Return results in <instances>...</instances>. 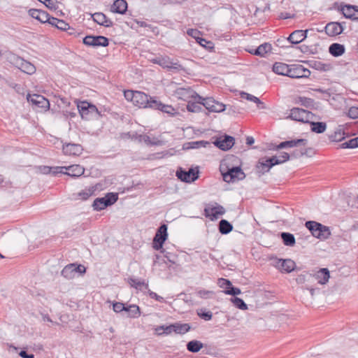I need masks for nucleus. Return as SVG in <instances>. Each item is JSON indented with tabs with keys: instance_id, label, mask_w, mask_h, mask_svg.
<instances>
[{
	"instance_id": "1",
	"label": "nucleus",
	"mask_w": 358,
	"mask_h": 358,
	"mask_svg": "<svg viewBox=\"0 0 358 358\" xmlns=\"http://www.w3.org/2000/svg\"><path fill=\"white\" fill-rule=\"evenodd\" d=\"M234 157L224 159L220 166V171L222 173L224 181L226 182H234L242 180L245 178V174L239 166H233L229 161H233Z\"/></svg>"
},
{
	"instance_id": "2",
	"label": "nucleus",
	"mask_w": 358,
	"mask_h": 358,
	"mask_svg": "<svg viewBox=\"0 0 358 358\" xmlns=\"http://www.w3.org/2000/svg\"><path fill=\"white\" fill-rule=\"evenodd\" d=\"M306 227L311 232L312 235L321 240L327 239L331 232L329 228L315 221H307Z\"/></svg>"
},
{
	"instance_id": "3",
	"label": "nucleus",
	"mask_w": 358,
	"mask_h": 358,
	"mask_svg": "<svg viewBox=\"0 0 358 358\" xmlns=\"http://www.w3.org/2000/svg\"><path fill=\"white\" fill-rule=\"evenodd\" d=\"M77 108L83 119L89 120L99 115L97 108L87 101L78 103Z\"/></svg>"
},
{
	"instance_id": "4",
	"label": "nucleus",
	"mask_w": 358,
	"mask_h": 358,
	"mask_svg": "<svg viewBox=\"0 0 358 358\" xmlns=\"http://www.w3.org/2000/svg\"><path fill=\"white\" fill-rule=\"evenodd\" d=\"M198 99L201 100L200 103H202L208 110L213 113H220L224 110L225 105L222 103L215 101L212 97L203 98L199 95Z\"/></svg>"
},
{
	"instance_id": "5",
	"label": "nucleus",
	"mask_w": 358,
	"mask_h": 358,
	"mask_svg": "<svg viewBox=\"0 0 358 358\" xmlns=\"http://www.w3.org/2000/svg\"><path fill=\"white\" fill-rule=\"evenodd\" d=\"M198 99L201 100L200 103H202L208 110L213 113H220L224 110L225 105L222 103L215 101L212 97L203 98L199 95Z\"/></svg>"
},
{
	"instance_id": "6",
	"label": "nucleus",
	"mask_w": 358,
	"mask_h": 358,
	"mask_svg": "<svg viewBox=\"0 0 358 358\" xmlns=\"http://www.w3.org/2000/svg\"><path fill=\"white\" fill-rule=\"evenodd\" d=\"M168 237L167 226L166 224H162L157 229L155 236L153 238L152 247L155 250H159L162 248L163 244L166 241Z\"/></svg>"
},
{
	"instance_id": "7",
	"label": "nucleus",
	"mask_w": 358,
	"mask_h": 358,
	"mask_svg": "<svg viewBox=\"0 0 358 358\" xmlns=\"http://www.w3.org/2000/svg\"><path fill=\"white\" fill-rule=\"evenodd\" d=\"M134 104L139 108H151V104L155 98L151 97L144 92L136 91Z\"/></svg>"
},
{
	"instance_id": "8",
	"label": "nucleus",
	"mask_w": 358,
	"mask_h": 358,
	"mask_svg": "<svg viewBox=\"0 0 358 358\" xmlns=\"http://www.w3.org/2000/svg\"><path fill=\"white\" fill-rule=\"evenodd\" d=\"M83 42L85 45L92 47H107L109 44L108 39L103 36H86Z\"/></svg>"
},
{
	"instance_id": "9",
	"label": "nucleus",
	"mask_w": 358,
	"mask_h": 358,
	"mask_svg": "<svg viewBox=\"0 0 358 358\" xmlns=\"http://www.w3.org/2000/svg\"><path fill=\"white\" fill-rule=\"evenodd\" d=\"M310 71L301 64H291L289 69L288 77L292 78H308Z\"/></svg>"
},
{
	"instance_id": "10",
	"label": "nucleus",
	"mask_w": 358,
	"mask_h": 358,
	"mask_svg": "<svg viewBox=\"0 0 358 358\" xmlns=\"http://www.w3.org/2000/svg\"><path fill=\"white\" fill-rule=\"evenodd\" d=\"M234 143V138L227 134L217 137L213 142L216 147L224 151L231 149Z\"/></svg>"
},
{
	"instance_id": "11",
	"label": "nucleus",
	"mask_w": 358,
	"mask_h": 358,
	"mask_svg": "<svg viewBox=\"0 0 358 358\" xmlns=\"http://www.w3.org/2000/svg\"><path fill=\"white\" fill-rule=\"evenodd\" d=\"M198 174L199 171H195L194 169H189L188 171H185L182 168H179L176 171V176L178 179L185 182H194L198 178Z\"/></svg>"
},
{
	"instance_id": "12",
	"label": "nucleus",
	"mask_w": 358,
	"mask_h": 358,
	"mask_svg": "<svg viewBox=\"0 0 358 358\" xmlns=\"http://www.w3.org/2000/svg\"><path fill=\"white\" fill-rule=\"evenodd\" d=\"M312 113L306 110L299 108H293L290 110L289 117L298 122H309V119Z\"/></svg>"
},
{
	"instance_id": "13",
	"label": "nucleus",
	"mask_w": 358,
	"mask_h": 358,
	"mask_svg": "<svg viewBox=\"0 0 358 358\" xmlns=\"http://www.w3.org/2000/svg\"><path fill=\"white\" fill-rule=\"evenodd\" d=\"M159 65L164 69L174 71H178L182 69V65H180L178 62L173 61L168 56H160Z\"/></svg>"
},
{
	"instance_id": "14",
	"label": "nucleus",
	"mask_w": 358,
	"mask_h": 358,
	"mask_svg": "<svg viewBox=\"0 0 358 358\" xmlns=\"http://www.w3.org/2000/svg\"><path fill=\"white\" fill-rule=\"evenodd\" d=\"M14 59L16 66L22 72L29 75H31L35 73L36 67L29 62L26 61L20 57H16Z\"/></svg>"
},
{
	"instance_id": "15",
	"label": "nucleus",
	"mask_w": 358,
	"mask_h": 358,
	"mask_svg": "<svg viewBox=\"0 0 358 358\" xmlns=\"http://www.w3.org/2000/svg\"><path fill=\"white\" fill-rule=\"evenodd\" d=\"M27 99L29 102H31L38 108H41L45 110L50 108L49 101L42 95L36 94L32 95L28 94Z\"/></svg>"
},
{
	"instance_id": "16",
	"label": "nucleus",
	"mask_w": 358,
	"mask_h": 358,
	"mask_svg": "<svg viewBox=\"0 0 358 358\" xmlns=\"http://www.w3.org/2000/svg\"><path fill=\"white\" fill-rule=\"evenodd\" d=\"M330 278V274L328 268H323L319 269L314 274H312V282L317 280V283L320 285H325L328 282Z\"/></svg>"
},
{
	"instance_id": "17",
	"label": "nucleus",
	"mask_w": 358,
	"mask_h": 358,
	"mask_svg": "<svg viewBox=\"0 0 358 358\" xmlns=\"http://www.w3.org/2000/svg\"><path fill=\"white\" fill-rule=\"evenodd\" d=\"M343 29V24L337 22H329L325 27V32L330 36H335L341 34Z\"/></svg>"
},
{
	"instance_id": "18",
	"label": "nucleus",
	"mask_w": 358,
	"mask_h": 358,
	"mask_svg": "<svg viewBox=\"0 0 358 358\" xmlns=\"http://www.w3.org/2000/svg\"><path fill=\"white\" fill-rule=\"evenodd\" d=\"M308 141L304 138L294 139L290 141H285L281 142L279 145L275 147V150L283 149L287 148H294L299 146H306Z\"/></svg>"
},
{
	"instance_id": "19",
	"label": "nucleus",
	"mask_w": 358,
	"mask_h": 358,
	"mask_svg": "<svg viewBox=\"0 0 358 358\" xmlns=\"http://www.w3.org/2000/svg\"><path fill=\"white\" fill-rule=\"evenodd\" d=\"M176 94L178 98L183 100H187L189 98L196 99L199 97V94L195 91L192 90L190 87H179L176 90Z\"/></svg>"
},
{
	"instance_id": "20",
	"label": "nucleus",
	"mask_w": 358,
	"mask_h": 358,
	"mask_svg": "<svg viewBox=\"0 0 358 358\" xmlns=\"http://www.w3.org/2000/svg\"><path fill=\"white\" fill-rule=\"evenodd\" d=\"M308 30H295L287 38L292 44H299L307 37Z\"/></svg>"
},
{
	"instance_id": "21",
	"label": "nucleus",
	"mask_w": 358,
	"mask_h": 358,
	"mask_svg": "<svg viewBox=\"0 0 358 358\" xmlns=\"http://www.w3.org/2000/svg\"><path fill=\"white\" fill-rule=\"evenodd\" d=\"M341 10L346 18L358 20V6L345 5L342 7Z\"/></svg>"
},
{
	"instance_id": "22",
	"label": "nucleus",
	"mask_w": 358,
	"mask_h": 358,
	"mask_svg": "<svg viewBox=\"0 0 358 358\" xmlns=\"http://www.w3.org/2000/svg\"><path fill=\"white\" fill-rule=\"evenodd\" d=\"M259 166H258V169H262V171L263 173L268 172L269 169L275 165L280 164V162H278L276 156H273L272 157H269L266 159L265 160H262L259 162Z\"/></svg>"
},
{
	"instance_id": "23",
	"label": "nucleus",
	"mask_w": 358,
	"mask_h": 358,
	"mask_svg": "<svg viewBox=\"0 0 358 358\" xmlns=\"http://www.w3.org/2000/svg\"><path fill=\"white\" fill-rule=\"evenodd\" d=\"M92 17L95 22L106 27H110L113 24L112 20L103 13H95Z\"/></svg>"
},
{
	"instance_id": "24",
	"label": "nucleus",
	"mask_w": 358,
	"mask_h": 358,
	"mask_svg": "<svg viewBox=\"0 0 358 358\" xmlns=\"http://www.w3.org/2000/svg\"><path fill=\"white\" fill-rule=\"evenodd\" d=\"M151 108L155 110H159L164 113L173 115L176 113L175 108L170 106L162 103L160 101L155 99V101L151 102Z\"/></svg>"
},
{
	"instance_id": "25",
	"label": "nucleus",
	"mask_w": 358,
	"mask_h": 358,
	"mask_svg": "<svg viewBox=\"0 0 358 358\" xmlns=\"http://www.w3.org/2000/svg\"><path fill=\"white\" fill-rule=\"evenodd\" d=\"M65 170L67 171L64 174H66L73 178H78L84 174L85 169L78 164H73L69 166H65Z\"/></svg>"
},
{
	"instance_id": "26",
	"label": "nucleus",
	"mask_w": 358,
	"mask_h": 358,
	"mask_svg": "<svg viewBox=\"0 0 358 358\" xmlns=\"http://www.w3.org/2000/svg\"><path fill=\"white\" fill-rule=\"evenodd\" d=\"M224 212V208L222 206L205 208L206 216L210 217L211 220H217L219 215H223Z\"/></svg>"
},
{
	"instance_id": "27",
	"label": "nucleus",
	"mask_w": 358,
	"mask_h": 358,
	"mask_svg": "<svg viewBox=\"0 0 358 358\" xmlns=\"http://www.w3.org/2000/svg\"><path fill=\"white\" fill-rule=\"evenodd\" d=\"M29 14L42 23H46L49 20V14L44 10L32 8L29 10Z\"/></svg>"
},
{
	"instance_id": "28",
	"label": "nucleus",
	"mask_w": 358,
	"mask_h": 358,
	"mask_svg": "<svg viewBox=\"0 0 358 358\" xmlns=\"http://www.w3.org/2000/svg\"><path fill=\"white\" fill-rule=\"evenodd\" d=\"M62 150L67 155H79L82 152V148L78 144L68 143L63 146Z\"/></svg>"
},
{
	"instance_id": "29",
	"label": "nucleus",
	"mask_w": 358,
	"mask_h": 358,
	"mask_svg": "<svg viewBox=\"0 0 358 358\" xmlns=\"http://www.w3.org/2000/svg\"><path fill=\"white\" fill-rule=\"evenodd\" d=\"M278 266L286 273H290L294 270L296 264L290 259H279L278 262Z\"/></svg>"
},
{
	"instance_id": "30",
	"label": "nucleus",
	"mask_w": 358,
	"mask_h": 358,
	"mask_svg": "<svg viewBox=\"0 0 358 358\" xmlns=\"http://www.w3.org/2000/svg\"><path fill=\"white\" fill-rule=\"evenodd\" d=\"M127 10V3L125 0H115L111 6L113 13L124 14Z\"/></svg>"
},
{
	"instance_id": "31",
	"label": "nucleus",
	"mask_w": 358,
	"mask_h": 358,
	"mask_svg": "<svg viewBox=\"0 0 358 358\" xmlns=\"http://www.w3.org/2000/svg\"><path fill=\"white\" fill-rule=\"evenodd\" d=\"M289 66L282 62H275L273 65V71L278 75L288 76Z\"/></svg>"
},
{
	"instance_id": "32",
	"label": "nucleus",
	"mask_w": 358,
	"mask_h": 358,
	"mask_svg": "<svg viewBox=\"0 0 358 358\" xmlns=\"http://www.w3.org/2000/svg\"><path fill=\"white\" fill-rule=\"evenodd\" d=\"M271 44L268 43H264L255 48L254 52H250V53L260 57H265L266 53L271 51Z\"/></svg>"
},
{
	"instance_id": "33",
	"label": "nucleus",
	"mask_w": 358,
	"mask_h": 358,
	"mask_svg": "<svg viewBox=\"0 0 358 358\" xmlns=\"http://www.w3.org/2000/svg\"><path fill=\"white\" fill-rule=\"evenodd\" d=\"M241 97L248 101L255 103L258 108L259 109H265L266 108L265 104L258 97L252 94L243 92L241 93Z\"/></svg>"
},
{
	"instance_id": "34",
	"label": "nucleus",
	"mask_w": 358,
	"mask_h": 358,
	"mask_svg": "<svg viewBox=\"0 0 358 358\" xmlns=\"http://www.w3.org/2000/svg\"><path fill=\"white\" fill-rule=\"evenodd\" d=\"M329 52L334 57H339L345 52V47L343 45L334 43L329 46Z\"/></svg>"
},
{
	"instance_id": "35",
	"label": "nucleus",
	"mask_w": 358,
	"mask_h": 358,
	"mask_svg": "<svg viewBox=\"0 0 358 358\" xmlns=\"http://www.w3.org/2000/svg\"><path fill=\"white\" fill-rule=\"evenodd\" d=\"M61 274L63 277L66 279L71 280L76 276L75 272L74 264H70L66 265L62 271Z\"/></svg>"
},
{
	"instance_id": "36",
	"label": "nucleus",
	"mask_w": 358,
	"mask_h": 358,
	"mask_svg": "<svg viewBox=\"0 0 358 358\" xmlns=\"http://www.w3.org/2000/svg\"><path fill=\"white\" fill-rule=\"evenodd\" d=\"M186 347L189 352L196 353L203 348V344L199 341L192 340L187 343Z\"/></svg>"
},
{
	"instance_id": "37",
	"label": "nucleus",
	"mask_w": 358,
	"mask_h": 358,
	"mask_svg": "<svg viewBox=\"0 0 358 358\" xmlns=\"http://www.w3.org/2000/svg\"><path fill=\"white\" fill-rule=\"evenodd\" d=\"M173 332H175L176 334H184L188 332L191 328L189 324L187 323L182 324V323H179V322H176V323L173 324Z\"/></svg>"
},
{
	"instance_id": "38",
	"label": "nucleus",
	"mask_w": 358,
	"mask_h": 358,
	"mask_svg": "<svg viewBox=\"0 0 358 358\" xmlns=\"http://www.w3.org/2000/svg\"><path fill=\"white\" fill-rule=\"evenodd\" d=\"M310 124L311 131L317 134H322L327 129V124L323 122H310Z\"/></svg>"
},
{
	"instance_id": "39",
	"label": "nucleus",
	"mask_w": 358,
	"mask_h": 358,
	"mask_svg": "<svg viewBox=\"0 0 358 358\" xmlns=\"http://www.w3.org/2000/svg\"><path fill=\"white\" fill-rule=\"evenodd\" d=\"M233 229L232 224L226 220H221L219 223V231L222 234H227Z\"/></svg>"
},
{
	"instance_id": "40",
	"label": "nucleus",
	"mask_w": 358,
	"mask_h": 358,
	"mask_svg": "<svg viewBox=\"0 0 358 358\" xmlns=\"http://www.w3.org/2000/svg\"><path fill=\"white\" fill-rule=\"evenodd\" d=\"M143 141L147 145H161L162 144V141L157 138H154L151 140L150 136L148 135H140L138 136V142Z\"/></svg>"
},
{
	"instance_id": "41",
	"label": "nucleus",
	"mask_w": 358,
	"mask_h": 358,
	"mask_svg": "<svg viewBox=\"0 0 358 358\" xmlns=\"http://www.w3.org/2000/svg\"><path fill=\"white\" fill-rule=\"evenodd\" d=\"M280 236L283 243L287 246H293L295 244V238L292 234L288 232H282Z\"/></svg>"
},
{
	"instance_id": "42",
	"label": "nucleus",
	"mask_w": 358,
	"mask_h": 358,
	"mask_svg": "<svg viewBox=\"0 0 358 358\" xmlns=\"http://www.w3.org/2000/svg\"><path fill=\"white\" fill-rule=\"evenodd\" d=\"M128 313V316L133 318H137L141 315L140 308L136 305H129L126 307L124 310Z\"/></svg>"
},
{
	"instance_id": "43",
	"label": "nucleus",
	"mask_w": 358,
	"mask_h": 358,
	"mask_svg": "<svg viewBox=\"0 0 358 358\" xmlns=\"http://www.w3.org/2000/svg\"><path fill=\"white\" fill-rule=\"evenodd\" d=\"M196 102H189L187 106V109L188 111L192 113H198L201 110V105L202 103H200L201 100H199V99H195Z\"/></svg>"
},
{
	"instance_id": "44",
	"label": "nucleus",
	"mask_w": 358,
	"mask_h": 358,
	"mask_svg": "<svg viewBox=\"0 0 358 358\" xmlns=\"http://www.w3.org/2000/svg\"><path fill=\"white\" fill-rule=\"evenodd\" d=\"M94 210H101L107 208L108 206L106 205V201L103 197L96 198L92 204Z\"/></svg>"
},
{
	"instance_id": "45",
	"label": "nucleus",
	"mask_w": 358,
	"mask_h": 358,
	"mask_svg": "<svg viewBox=\"0 0 358 358\" xmlns=\"http://www.w3.org/2000/svg\"><path fill=\"white\" fill-rule=\"evenodd\" d=\"M108 206L114 204L118 199V194L114 192L107 193L105 196L103 197Z\"/></svg>"
},
{
	"instance_id": "46",
	"label": "nucleus",
	"mask_w": 358,
	"mask_h": 358,
	"mask_svg": "<svg viewBox=\"0 0 358 358\" xmlns=\"http://www.w3.org/2000/svg\"><path fill=\"white\" fill-rule=\"evenodd\" d=\"M341 148H358V136L352 138L341 145Z\"/></svg>"
},
{
	"instance_id": "47",
	"label": "nucleus",
	"mask_w": 358,
	"mask_h": 358,
	"mask_svg": "<svg viewBox=\"0 0 358 358\" xmlns=\"http://www.w3.org/2000/svg\"><path fill=\"white\" fill-rule=\"evenodd\" d=\"M311 278V273L301 274L297 276V278H296V281L298 284H303L306 282H312Z\"/></svg>"
},
{
	"instance_id": "48",
	"label": "nucleus",
	"mask_w": 358,
	"mask_h": 358,
	"mask_svg": "<svg viewBox=\"0 0 358 358\" xmlns=\"http://www.w3.org/2000/svg\"><path fill=\"white\" fill-rule=\"evenodd\" d=\"M297 103H300L301 106H303L306 108L310 107L313 105L314 100L310 98H307L304 96H300L298 99Z\"/></svg>"
},
{
	"instance_id": "49",
	"label": "nucleus",
	"mask_w": 358,
	"mask_h": 358,
	"mask_svg": "<svg viewBox=\"0 0 358 358\" xmlns=\"http://www.w3.org/2000/svg\"><path fill=\"white\" fill-rule=\"evenodd\" d=\"M231 301L236 308H238L241 310H247L248 309V306L244 302V301L243 299L238 298V297H235V298L232 299Z\"/></svg>"
},
{
	"instance_id": "50",
	"label": "nucleus",
	"mask_w": 358,
	"mask_h": 358,
	"mask_svg": "<svg viewBox=\"0 0 358 358\" xmlns=\"http://www.w3.org/2000/svg\"><path fill=\"white\" fill-rule=\"evenodd\" d=\"M155 330L159 335H161L162 334V333L159 332L160 330H162L163 333L165 334H170L171 333L173 332V324L171 325H169V326L162 325V326L157 327L155 329Z\"/></svg>"
},
{
	"instance_id": "51",
	"label": "nucleus",
	"mask_w": 358,
	"mask_h": 358,
	"mask_svg": "<svg viewBox=\"0 0 358 358\" xmlns=\"http://www.w3.org/2000/svg\"><path fill=\"white\" fill-rule=\"evenodd\" d=\"M189 148L196 149L200 147H206L210 145V143L206 141H192L189 143Z\"/></svg>"
},
{
	"instance_id": "52",
	"label": "nucleus",
	"mask_w": 358,
	"mask_h": 358,
	"mask_svg": "<svg viewBox=\"0 0 358 358\" xmlns=\"http://www.w3.org/2000/svg\"><path fill=\"white\" fill-rule=\"evenodd\" d=\"M129 282L131 285L134 287L136 289H141V286H145V289L148 288V285L145 284L144 281H141L138 279L130 278Z\"/></svg>"
},
{
	"instance_id": "53",
	"label": "nucleus",
	"mask_w": 358,
	"mask_h": 358,
	"mask_svg": "<svg viewBox=\"0 0 358 358\" xmlns=\"http://www.w3.org/2000/svg\"><path fill=\"white\" fill-rule=\"evenodd\" d=\"M214 294L213 291L199 289L196 291V295L202 299H209Z\"/></svg>"
},
{
	"instance_id": "54",
	"label": "nucleus",
	"mask_w": 358,
	"mask_h": 358,
	"mask_svg": "<svg viewBox=\"0 0 358 358\" xmlns=\"http://www.w3.org/2000/svg\"><path fill=\"white\" fill-rule=\"evenodd\" d=\"M56 27L60 30L66 31V30H70L71 27L68 23H66L63 20H59V22H57V24H56ZM73 31V29H71Z\"/></svg>"
},
{
	"instance_id": "55",
	"label": "nucleus",
	"mask_w": 358,
	"mask_h": 358,
	"mask_svg": "<svg viewBox=\"0 0 358 358\" xmlns=\"http://www.w3.org/2000/svg\"><path fill=\"white\" fill-rule=\"evenodd\" d=\"M198 315L206 321H209L212 319L213 313L210 311H203L201 310L200 312L197 313Z\"/></svg>"
},
{
	"instance_id": "56",
	"label": "nucleus",
	"mask_w": 358,
	"mask_h": 358,
	"mask_svg": "<svg viewBox=\"0 0 358 358\" xmlns=\"http://www.w3.org/2000/svg\"><path fill=\"white\" fill-rule=\"evenodd\" d=\"M113 309L115 313H120L122 311H124L126 307L123 303L121 302H115L113 304Z\"/></svg>"
},
{
	"instance_id": "57",
	"label": "nucleus",
	"mask_w": 358,
	"mask_h": 358,
	"mask_svg": "<svg viewBox=\"0 0 358 358\" xmlns=\"http://www.w3.org/2000/svg\"><path fill=\"white\" fill-rule=\"evenodd\" d=\"M135 95H136V91L128 90H125L124 92V96L125 99L127 101H131L132 103H134Z\"/></svg>"
},
{
	"instance_id": "58",
	"label": "nucleus",
	"mask_w": 358,
	"mask_h": 358,
	"mask_svg": "<svg viewBox=\"0 0 358 358\" xmlns=\"http://www.w3.org/2000/svg\"><path fill=\"white\" fill-rule=\"evenodd\" d=\"M176 260V256L171 255L169 252H166V254L164 255L163 259H162V261L165 264H166L167 261L171 264H175Z\"/></svg>"
},
{
	"instance_id": "59",
	"label": "nucleus",
	"mask_w": 358,
	"mask_h": 358,
	"mask_svg": "<svg viewBox=\"0 0 358 358\" xmlns=\"http://www.w3.org/2000/svg\"><path fill=\"white\" fill-rule=\"evenodd\" d=\"M348 115L352 119L358 118V108L355 106L350 107L348 110Z\"/></svg>"
},
{
	"instance_id": "60",
	"label": "nucleus",
	"mask_w": 358,
	"mask_h": 358,
	"mask_svg": "<svg viewBox=\"0 0 358 358\" xmlns=\"http://www.w3.org/2000/svg\"><path fill=\"white\" fill-rule=\"evenodd\" d=\"M225 293L231 296H236L241 294V289L238 287H234L232 285L225 291Z\"/></svg>"
},
{
	"instance_id": "61",
	"label": "nucleus",
	"mask_w": 358,
	"mask_h": 358,
	"mask_svg": "<svg viewBox=\"0 0 358 358\" xmlns=\"http://www.w3.org/2000/svg\"><path fill=\"white\" fill-rule=\"evenodd\" d=\"M40 2L45 4V6L50 10H55L57 9V4L52 0H41Z\"/></svg>"
},
{
	"instance_id": "62",
	"label": "nucleus",
	"mask_w": 358,
	"mask_h": 358,
	"mask_svg": "<svg viewBox=\"0 0 358 358\" xmlns=\"http://www.w3.org/2000/svg\"><path fill=\"white\" fill-rule=\"evenodd\" d=\"M187 34L192 36V38H195L196 41H197L200 37H199V35H200V31L196 29H189L187 31Z\"/></svg>"
},
{
	"instance_id": "63",
	"label": "nucleus",
	"mask_w": 358,
	"mask_h": 358,
	"mask_svg": "<svg viewBox=\"0 0 358 358\" xmlns=\"http://www.w3.org/2000/svg\"><path fill=\"white\" fill-rule=\"evenodd\" d=\"M75 272L77 275H83L86 272V268L82 264H74Z\"/></svg>"
},
{
	"instance_id": "64",
	"label": "nucleus",
	"mask_w": 358,
	"mask_h": 358,
	"mask_svg": "<svg viewBox=\"0 0 358 358\" xmlns=\"http://www.w3.org/2000/svg\"><path fill=\"white\" fill-rule=\"evenodd\" d=\"M278 159V162H280V164L284 163L289 160L290 155L285 152H281L278 156H276Z\"/></svg>"
}]
</instances>
